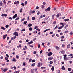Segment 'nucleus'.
Instances as JSON below:
<instances>
[{"mask_svg": "<svg viewBox=\"0 0 73 73\" xmlns=\"http://www.w3.org/2000/svg\"><path fill=\"white\" fill-rule=\"evenodd\" d=\"M70 57H69L68 58L66 57L64 58V60H65V61H66V60H69V58H70Z\"/></svg>", "mask_w": 73, "mask_h": 73, "instance_id": "obj_6", "label": "nucleus"}, {"mask_svg": "<svg viewBox=\"0 0 73 73\" xmlns=\"http://www.w3.org/2000/svg\"><path fill=\"white\" fill-rule=\"evenodd\" d=\"M32 20H35V17H33L32 18Z\"/></svg>", "mask_w": 73, "mask_h": 73, "instance_id": "obj_28", "label": "nucleus"}, {"mask_svg": "<svg viewBox=\"0 0 73 73\" xmlns=\"http://www.w3.org/2000/svg\"><path fill=\"white\" fill-rule=\"evenodd\" d=\"M49 18V16H48V17H47L46 18V17H45V19L46 20H47V19H48V18Z\"/></svg>", "mask_w": 73, "mask_h": 73, "instance_id": "obj_54", "label": "nucleus"}, {"mask_svg": "<svg viewBox=\"0 0 73 73\" xmlns=\"http://www.w3.org/2000/svg\"><path fill=\"white\" fill-rule=\"evenodd\" d=\"M7 34H6L3 36V39L4 40L5 39V38H6V37H7Z\"/></svg>", "mask_w": 73, "mask_h": 73, "instance_id": "obj_5", "label": "nucleus"}, {"mask_svg": "<svg viewBox=\"0 0 73 73\" xmlns=\"http://www.w3.org/2000/svg\"><path fill=\"white\" fill-rule=\"evenodd\" d=\"M16 38V36H15L14 37H12L11 39V40H14Z\"/></svg>", "mask_w": 73, "mask_h": 73, "instance_id": "obj_11", "label": "nucleus"}, {"mask_svg": "<svg viewBox=\"0 0 73 73\" xmlns=\"http://www.w3.org/2000/svg\"><path fill=\"white\" fill-rule=\"evenodd\" d=\"M35 61H36L35 60H32V62H35Z\"/></svg>", "mask_w": 73, "mask_h": 73, "instance_id": "obj_47", "label": "nucleus"}, {"mask_svg": "<svg viewBox=\"0 0 73 73\" xmlns=\"http://www.w3.org/2000/svg\"><path fill=\"white\" fill-rule=\"evenodd\" d=\"M35 63H34L32 65H31V66H35Z\"/></svg>", "mask_w": 73, "mask_h": 73, "instance_id": "obj_27", "label": "nucleus"}, {"mask_svg": "<svg viewBox=\"0 0 73 73\" xmlns=\"http://www.w3.org/2000/svg\"><path fill=\"white\" fill-rule=\"evenodd\" d=\"M56 36L57 37H59V35L58 34H56Z\"/></svg>", "mask_w": 73, "mask_h": 73, "instance_id": "obj_40", "label": "nucleus"}, {"mask_svg": "<svg viewBox=\"0 0 73 73\" xmlns=\"http://www.w3.org/2000/svg\"><path fill=\"white\" fill-rule=\"evenodd\" d=\"M19 19H20V18H19V17H18V18H16V19H15V20H19Z\"/></svg>", "mask_w": 73, "mask_h": 73, "instance_id": "obj_57", "label": "nucleus"}, {"mask_svg": "<svg viewBox=\"0 0 73 73\" xmlns=\"http://www.w3.org/2000/svg\"><path fill=\"white\" fill-rule=\"evenodd\" d=\"M54 66H52V68H51V70L52 71V72H53L54 71Z\"/></svg>", "mask_w": 73, "mask_h": 73, "instance_id": "obj_15", "label": "nucleus"}, {"mask_svg": "<svg viewBox=\"0 0 73 73\" xmlns=\"http://www.w3.org/2000/svg\"><path fill=\"white\" fill-rule=\"evenodd\" d=\"M32 43H33V42H32V41H31L28 42V44H29V45H30V44H32Z\"/></svg>", "mask_w": 73, "mask_h": 73, "instance_id": "obj_25", "label": "nucleus"}, {"mask_svg": "<svg viewBox=\"0 0 73 73\" xmlns=\"http://www.w3.org/2000/svg\"><path fill=\"white\" fill-rule=\"evenodd\" d=\"M38 48H40V45L38 44Z\"/></svg>", "mask_w": 73, "mask_h": 73, "instance_id": "obj_59", "label": "nucleus"}, {"mask_svg": "<svg viewBox=\"0 0 73 73\" xmlns=\"http://www.w3.org/2000/svg\"><path fill=\"white\" fill-rule=\"evenodd\" d=\"M67 46L68 49V48H70V44L68 45Z\"/></svg>", "mask_w": 73, "mask_h": 73, "instance_id": "obj_22", "label": "nucleus"}, {"mask_svg": "<svg viewBox=\"0 0 73 73\" xmlns=\"http://www.w3.org/2000/svg\"><path fill=\"white\" fill-rule=\"evenodd\" d=\"M49 30H50V29H47L46 30H44V32H46V31H48Z\"/></svg>", "mask_w": 73, "mask_h": 73, "instance_id": "obj_13", "label": "nucleus"}, {"mask_svg": "<svg viewBox=\"0 0 73 73\" xmlns=\"http://www.w3.org/2000/svg\"><path fill=\"white\" fill-rule=\"evenodd\" d=\"M65 21H69V19H64Z\"/></svg>", "mask_w": 73, "mask_h": 73, "instance_id": "obj_18", "label": "nucleus"}, {"mask_svg": "<svg viewBox=\"0 0 73 73\" xmlns=\"http://www.w3.org/2000/svg\"><path fill=\"white\" fill-rule=\"evenodd\" d=\"M27 23V21H25L23 23L24 24H25V25Z\"/></svg>", "mask_w": 73, "mask_h": 73, "instance_id": "obj_32", "label": "nucleus"}, {"mask_svg": "<svg viewBox=\"0 0 73 73\" xmlns=\"http://www.w3.org/2000/svg\"><path fill=\"white\" fill-rule=\"evenodd\" d=\"M19 55H16V58L17 59H19Z\"/></svg>", "mask_w": 73, "mask_h": 73, "instance_id": "obj_33", "label": "nucleus"}, {"mask_svg": "<svg viewBox=\"0 0 73 73\" xmlns=\"http://www.w3.org/2000/svg\"><path fill=\"white\" fill-rule=\"evenodd\" d=\"M56 23H57V22L55 21L53 23V24H56Z\"/></svg>", "mask_w": 73, "mask_h": 73, "instance_id": "obj_39", "label": "nucleus"}, {"mask_svg": "<svg viewBox=\"0 0 73 73\" xmlns=\"http://www.w3.org/2000/svg\"><path fill=\"white\" fill-rule=\"evenodd\" d=\"M64 56V58H66V57H67V55H66H66H64L63 56Z\"/></svg>", "mask_w": 73, "mask_h": 73, "instance_id": "obj_29", "label": "nucleus"}, {"mask_svg": "<svg viewBox=\"0 0 73 73\" xmlns=\"http://www.w3.org/2000/svg\"><path fill=\"white\" fill-rule=\"evenodd\" d=\"M59 26V25H57L54 28V29L55 30V29H56L58 27V26Z\"/></svg>", "mask_w": 73, "mask_h": 73, "instance_id": "obj_9", "label": "nucleus"}, {"mask_svg": "<svg viewBox=\"0 0 73 73\" xmlns=\"http://www.w3.org/2000/svg\"><path fill=\"white\" fill-rule=\"evenodd\" d=\"M41 69H46V67H41Z\"/></svg>", "mask_w": 73, "mask_h": 73, "instance_id": "obj_38", "label": "nucleus"}, {"mask_svg": "<svg viewBox=\"0 0 73 73\" xmlns=\"http://www.w3.org/2000/svg\"><path fill=\"white\" fill-rule=\"evenodd\" d=\"M24 20H25V18H24L21 20V21H24Z\"/></svg>", "mask_w": 73, "mask_h": 73, "instance_id": "obj_64", "label": "nucleus"}, {"mask_svg": "<svg viewBox=\"0 0 73 73\" xmlns=\"http://www.w3.org/2000/svg\"><path fill=\"white\" fill-rule=\"evenodd\" d=\"M17 16V14H15L13 16V17L12 18L13 19H15L16 17Z\"/></svg>", "mask_w": 73, "mask_h": 73, "instance_id": "obj_4", "label": "nucleus"}, {"mask_svg": "<svg viewBox=\"0 0 73 73\" xmlns=\"http://www.w3.org/2000/svg\"><path fill=\"white\" fill-rule=\"evenodd\" d=\"M44 7H45V6H44V5H42L41 6V8H42V9H44Z\"/></svg>", "mask_w": 73, "mask_h": 73, "instance_id": "obj_36", "label": "nucleus"}, {"mask_svg": "<svg viewBox=\"0 0 73 73\" xmlns=\"http://www.w3.org/2000/svg\"><path fill=\"white\" fill-rule=\"evenodd\" d=\"M31 26H32V25L31 24H29L28 25V26L29 27H31Z\"/></svg>", "mask_w": 73, "mask_h": 73, "instance_id": "obj_23", "label": "nucleus"}, {"mask_svg": "<svg viewBox=\"0 0 73 73\" xmlns=\"http://www.w3.org/2000/svg\"><path fill=\"white\" fill-rule=\"evenodd\" d=\"M73 56V54H71L70 55H68V56Z\"/></svg>", "mask_w": 73, "mask_h": 73, "instance_id": "obj_55", "label": "nucleus"}, {"mask_svg": "<svg viewBox=\"0 0 73 73\" xmlns=\"http://www.w3.org/2000/svg\"><path fill=\"white\" fill-rule=\"evenodd\" d=\"M65 17H66L65 16L63 17H62V19H65Z\"/></svg>", "mask_w": 73, "mask_h": 73, "instance_id": "obj_63", "label": "nucleus"}, {"mask_svg": "<svg viewBox=\"0 0 73 73\" xmlns=\"http://www.w3.org/2000/svg\"><path fill=\"white\" fill-rule=\"evenodd\" d=\"M22 31H23V32L25 31V29H22L21 30Z\"/></svg>", "mask_w": 73, "mask_h": 73, "instance_id": "obj_34", "label": "nucleus"}, {"mask_svg": "<svg viewBox=\"0 0 73 73\" xmlns=\"http://www.w3.org/2000/svg\"><path fill=\"white\" fill-rule=\"evenodd\" d=\"M1 29H3V30H5V29H5V28L4 27H1Z\"/></svg>", "mask_w": 73, "mask_h": 73, "instance_id": "obj_17", "label": "nucleus"}, {"mask_svg": "<svg viewBox=\"0 0 73 73\" xmlns=\"http://www.w3.org/2000/svg\"><path fill=\"white\" fill-rule=\"evenodd\" d=\"M19 47H21V44H19V46H17V47L18 48H19Z\"/></svg>", "mask_w": 73, "mask_h": 73, "instance_id": "obj_41", "label": "nucleus"}, {"mask_svg": "<svg viewBox=\"0 0 73 73\" xmlns=\"http://www.w3.org/2000/svg\"><path fill=\"white\" fill-rule=\"evenodd\" d=\"M60 15V13H58L57 14V15H56V17L58 18L59 17V15Z\"/></svg>", "mask_w": 73, "mask_h": 73, "instance_id": "obj_20", "label": "nucleus"}, {"mask_svg": "<svg viewBox=\"0 0 73 73\" xmlns=\"http://www.w3.org/2000/svg\"><path fill=\"white\" fill-rule=\"evenodd\" d=\"M50 10V7H49L47 9H45V11L46 12H48V11H49Z\"/></svg>", "mask_w": 73, "mask_h": 73, "instance_id": "obj_1", "label": "nucleus"}, {"mask_svg": "<svg viewBox=\"0 0 73 73\" xmlns=\"http://www.w3.org/2000/svg\"><path fill=\"white\" fill-rule=\"evenodd\" d=\"M52 54V53L50 52H49L48 54V56H51Z\"/></svg>", "mask_w": 73, "mask_h": 73, "instance_id": "obj_8", "label": "nucleus"}, {"mask_svg": "<svg viewBox=\"0 0 73 73\" xmlns=\"http://www.w3.org/2000/svg\"><path fill=\"white\" fill-rule=\"evenodd\" d=\"M50 63V64H53V61H50L49 62Z\"/></svg>", "mask_w": 73, "mask_h": 73, "instance_id": "obj_50", "label": "nucleus"}, {"mask_svg": "<svg viewBox=\"0 0 73 73\" xmlns=\"http://www.w3.org/2000/svg\"><path fill=\"white\" fill-rule=\"evenodd\" d=\"M61 69L62 70H65V68L64 66H63L62 67Z\"/></svg>", "mask_w": 73, "mask_h": 73, "instance_id": "obj_16", "label": "nucleus"}, {"mask_svg": "<svg viewBox=\"0 0 73 73\" xmlns=\"http://www.w3.org/2000/svg\"><path fill=\"white\" fill-rule=\"evenodd\" d=\"M20 73V72L19 70H18L17 71H15L14 72V73Z\"/></svg>", "mask_w": 73, "mask_h": 73, "instance_id": "obj_21", "label": "nucleus"}, {"mask_svg": "<svg viewBox=\"0 0 73 73\" xmlns=\"http://www.w3.org/2000/svg\"><path fill=\"white\" fill-rule=\"evenodd\" d=\"M27 20H29V16L27 17Z\"/></svg>", "mask_w": 73, "mask_h": 73, "instance_id": "obj_62", "label": "nucleus"}, {"mask_svg": "<svg viewBox=\"0 0 73 73\" xmlns=\"http://www.w3.org/2000/svg\"><path fill=\"white\" fill-rule=\"evenodd\" d=\"M13 61H14L15 62H16V60H15V59L14 58L13 59Z\"/></svg>", "mask_w": 73, "mask_h": 73, "instance_id": "obj_31", "label": "nucleus"}, {"mask_svg": "<svg viewBox=\"0 0 73 73\" xmlns=\"http://www.w3.org/2000/svg\"><path fill=\"white\" fill-rule=\"evenodd\" d=\"M2 2H1V1L0 2V6H2Z\"/></svg>", "mask_w": 73, "mask_h": 73, "instance_id": "obj_51", "label": "nucleus"}, {"mask_svg": "<svg viewBox=\"0 0 73 73\" xmlns=\"http://www.w3.org/2000/svg\"><path fill=\"white\" fill-rule=\"evenodd\" d=\"M64 38V37L63 36H62L60 37V38L61 39H62V38Z\"/></svg>", "mask_w": 73, "mask_h": 73, "instance_id": "obj_48", "label": "nucleus"}, {"mask_svg": "<svg viewBox=\"0 0 73 73\" xmlns=\"http://www.w3.org/2000/svg\"><path fill=\"white\" fill-rule=\"evenodd\" d=\"M32 61V59L30 58L29 59V62H31V61Z\"/></svg>", "mask_w": 73, "mask_h": 73, "instance_id": "obj_35", "label": "nucleus"}, {"mask_svg": "<svg viewBox=\"0 0 73 73\" xmlns=\"http://www.w3.org/2000/svg\"><path fill=\"white\" fill-rule=\"evenodd\" d=\"M33 33H37V31H34L33 32Z\"/></svg>", "mask_w": 73, "mask_h": 73, "instance_id": "obj_60", "label": "nucleus"}, {"mask_svg": "<svg viewBox=\"0 0 73 73\" xmlns=\"http://www.w3.org/2000/svg\"><path fill=\"white\" fill-rule=\"evenodd\" d=\"M19 12L21 13L22 12V8L20 9V10L19 11Z\"/></svg>", "mask_w": 73, "mask_h": 73, "instance_id": "obj_53", "label": "nucleus"}, {"mask_svg": "<svg viewBox=\"0 0 73 73\" xmlns=\"http://www.w3.org/2000/svg\"><path fill=\"white\" fill-rule=\"evenodd\" d=\"M31 72V73H33L35 72V70H32Z\"/></svg>", "mask_w": 73, "mask_h": 73, "instance_id": "obj_30", "label": "nucleus"}, {"mask_svg": "<svg viewBox=\"0 0 73 73\" xmlns=\"http://www.w3.org/2000/svg\"><path fill=\"white\" fill-rule=\"evenodd\" d=\"M8 68H5L3 70V71L4 72H6L7 70H8Z\"/></svg>", "mask_w": 73, "mask_h": 73, "instance_id": "obj_19", "label": "nucleus"}, {"mask_svg": "<svg viewBox=\"0 0 73 73\" xmlns=\"http://www.w3.org/2000/svg\"><path fill=\"white\" fill-rule=\"evenodd\" d=\"M29 31H32V28H31V27H30V28H29Z\"/></svg>", "mask_w": 73, "mask_h": 73, "instance_id": "obj_37", "label": "nucleus"}, {"mask_svg": "<svg viewBox=\"0 0 73 73\" xmlns=\"http://www.w3.org/2000/svg\"><path fill=\"white\" fill-rule=\"evenodd\" d=\"M36 28H37V26H35L34 29H36Z\"/></svg>", "mask_w": 73, "mask_h": 73, "instance_id": "obj_45", "label": "nucleus"}, {"mask_svg": "<svg viewBox=\"0 0 73 73\" xmlns=\"http://www.w3.org/2000/svg\"><path fill=\"white\" fill-rule=\"evenodd\" d=\"M42 50H41V51H40V54H41V53H42Z\"/></svg>", "mask_w": 73, "mask_h": 73, "instance_id": "obj_61", "label": "nucleus"}, {"mask_svg": "<svg viewBox=\"0 0 73 73\" xmlns=\"http://www.w3.org/2000/svg\"><path fill=\"white\" fill-rule=\"evenodd\" d=\"M35 12V10H34L33 11H32L31 12V13L32 14V13H34Z\"/></svg>", "mask_w": 73, "mask_h": 73, "instance_id": "obj_24", "label": "nucleus"}, {"mask_svg": "<svg viewBox=\"0 0 73 73\" xmlns=\"http://www.w3.org/2000/svg\"><path fill=\"white\" fill-rule=\"evenodd\" d=\"M14 35L16 36H19L18 33L17 32H15L13 33Z\"/></svg>", "mask_w": 73, "mask_h": 73, "instance_id": "obj_2", "label": "nucleus"}, {"mask_svg": "<svg viewBox=\"0 0 73 73\" xmlns=\"http://www.w3.org/2000/svg\"><path fill=\"white\" fill-rule=\"evenodd\" d=\"M42 63H39L38 64V67H39L41 66V65H42Z\"/></svg>", "mask_w": 73, "mask_h": 73, "instance_id": "obj_7", "label": "nucleus"}, {"mask_svg": "<svg viewBox=\"0 0 73 73\" xmlns=\"http://www.w3.org/2000/svg\"><path fill=\"white\" fill-rule=\"evenodd\" d=\"M1 16L3 17H7V16L8 15H7L6 14H2L1 15Z\"/></svg>", "mask_w": 73, "mask_h": 73, "instance_id": "obj_3", "label": "nucleus"}, {"mask_svg": "<svg viewBox=\"0 0 73 73\" xmlns=\"http://www.w3.org/2000/svg\"><path fill=\"white\" fill-rule=\"evenodd\" d=\"M55 15H56L55 14H54L52 15V19H54V16H55Z\"/></svg>", "mask_w": 73, "mask_h": 73, "instance_id": "obj_14", "label": "nucleus"}, {"mask_svg": "<svg viewBox=\"0 0 73 73\" xmlns=\"http://www.w3.org/2000/svg\"><path fill=\"white\" fill-rule=\"evenodd\" d=\"M54 62H55H55H56V59H54Z\"/></svg>", "mask_w": 73, "mask_h": 73, "instance_id": "obj_44", "label": "nucleus"}, {"mask_svg": "<svg viewBox=\"0 0 73 73\" xmlns=\"http://www.w3.org/2000/svg\"><path fill=\"white\" fill-rule=\"evenodd\" d=\"M55 48L56 49L58 50L60 49V48H59V47H58V46H56Z\"/></svg>", "mask_w": 73, "mask_h": 73, "instance_id": "obj_10", "label": "nucleus"}, {"mask_svg": "<svg viewBox=\"0 0 73 73\" xmlns=\"http://www.w3.org/2000/svg\"><path fill=\"white\" fill-rule=\"evenodd\" d=\"M37 53V52L36 51H35L34 52V54H36V53Z\"/></svg>", "mask_w": 73, "mask_h": 73, "instance_id": "obj_43", "label": "nucleus"}, {"mask_svg": "<svg viewBox=\"0 0 73 73\" xmlns=\"http://www.w3.org/2000/svg\"><path fill=\"white\" fill-rule=\"evenodd\" d=\"M60 53H61L62 54H64V53H65V51L64 50H62L60 51Z\"/></svg>", "mask_w": 73, "mask_h": 73, "instance_id": "obj_12", "label": "nucleus"}, {"mask_svg": "<svg viewBox=\"0 0 73 73\" xmlns=\"http://www.w3.org/2000/svg\"><path fill=\"white\" fill-rule=\"evenodd\" d=\"M58 28L59 29H62V28L61 26L59 27Z\"/></svg>", "mask_w": 73, "mask_h": 73, "instance_id": "obj_56", "label": "nucleus"}, {"mask_svg": "<svg viewBox=\"0 0 73 73\" xmlns=\"http://www.w3.org/2000/svg\"><path fill=\"white\" fill-rule=\"evenodd\" d=\"M9 27V25H6L5 27L6 28H8Z\"/></svg>", "mask_w": 73, "mask_h": 73, "instance_id": "obj_42", "label": "nucleus"}, {"mask_svg": "<svg viewBox=\"0 0 73 73\" xmlns=\"http://www.w3.org/2000/svg\"><path fill=\"white\" fill-rule=\"evenodd\" d=\"M68 25H66V26H65V27H64V28L65 29H66V28H67V27H68Z\"/></svg>", "mask_w": 73, "mask_h": 73, "instance_id": "obj_49", "label": "nucleus"}, {"mask_svg": "<svg viewBox=\"0 0 73 73\" xmlns=\"http://www.w3.org/2000/svg\"><path fill=\"white\" fill-rule=\"evenodd\" d=\"M13 68L14 70H16V67L15 66L13 67Z\"/></svg>", "mask_w": 73, "mask_h": 73, "instance_id": "obj_52", "label": "nucleus"}, {"mask_svg": "<svg viewBox=\"0 0 73 73\" xmlns=\"http://www.w3.org/2000/svg\"><path fill=\"white\" fill-rule=\"evenodd\" d=\"M52 60V57H49L48 58V60L50 61V60Z\"/></svg>", "mask_w": 73, "mask_h": 73, "instance_id": "obj_26", "label": "nucleus"}, {"mask_svg": "<svg viewBox=\"0 0 73 73\" xmlns=\"http://www.w3.org/2000/svg\"><path fill=\"white\" fill-rule=\"evenodd\" d=\"M68 71H71V68H68Z\"/></svg>", "mask_w": 73, "mask_h": 73, "instance_id": "obj_46", "label": "nucleus"}, {"mask_svg": "<svg viewBox=\"0 0 73 73\" xmlns=\"http://www.w3.org/2000/svg\"><path fill=\"white\" fill-rule=\"evenodd\" d=\"M22 70H23V71H25V68H23L22 69Z\"/></svg>", "mask_w": 73, "mask_h": 73, "instance_id": "obj_58", "label": "nucleus"}]
</instances>
